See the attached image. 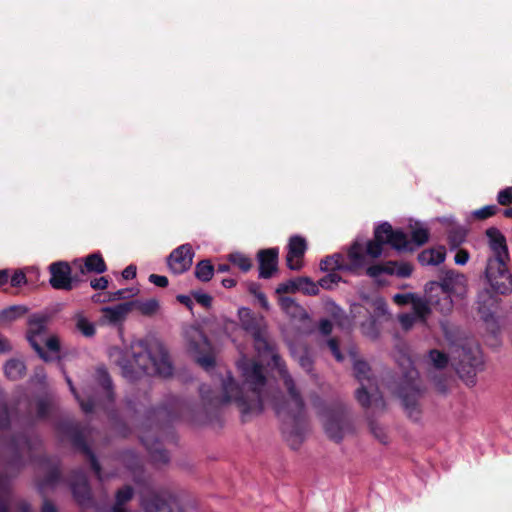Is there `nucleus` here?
Here are the masks:
<instances>
[{
  "instance_id": "nucleus-1",
  "label": "nucleus",
  "mask_w": 512,
  "mask_h": 512,
  "mask_svg": "<svg viewBox=\"0 0 512 512\" xmlns=\"http://www.w3.org/2000/svg\"><path fill=\"white\" fill-rule=\"evenodd\" d=\"M241 327L253 338L255 350L262 357L270 356L273 366L278 370L287 390L288 399L284 396L274 397L273 409L283 422V432L288 440L297 445L302 442L306 430L307 419L304 399L289 374L286 364L276 352L275 343L270 339L264 317L256 315L248 308L238 312Z\"/></svg>"
},
{
  "instance_id": "nucleus-2",
  "label": "nucleus",
  "mask_w": 512,
  "mask_h": 512,
  "mask_svg": "<svg viewBox=\"0 0 512 512\" xmlns=\"http://www.w3.org/2000/svg\"><path fill=\"white\" fill-rule=\"evenodd\" d=\"M243 381L237 383L228 372L222 379V394L214 392L209 385L202 384L199 388L201 399L207 408L217 409L223 405L234 403L241 413L242 421L246 422L253 416H258L264 409L263 391L266 377L263 366L249 359L237 363Z\"/></svg>"
},
{
  "instance_id": "nucleus-3",
  "label": "nucleus",
  "mask_w": 512,
  "mask_h": 512,
  "mask_svg": "<svg viewBox=\"0 0 512 512\" xmlns=\"http://www.w3.org/2000/svg\"><path fill=\"white\" fill-rule=\"evenodd\" d=\"M184 403L176 396H169L164 403L148 411L142 423L138 438L156 467L167 465L170 461L169 452L163 447L160 435L169 424L183 412Z\"/></svg>"
},
{
  "instance_id": "nucleus-4",
  "label": "nucleus",
  "mask_w": 512,
  "mask_h": 512,
  "mask_svg": "<svg viewBox=\"0 0 512 512\" xmlns=\"http://www.w3.org/2000/svg\"><path fill=\"white\" fill-rule=\"evenodd\" d=\"M427 228L416 227L409 238L402 229H394L389 222H382L374 229L373 239L367 241V254L373 259L380 258L383 246L389 245L399 253H412L429 241Z\"/></svg>"
},
{
  "instance_id": "nucleus-5",
  "label": "nucleus",
  "mask_w": 512,
  "mask_h": 512,
  "mask_svg": "<svg viewBox=\"0 0 512 512\" xmlns=\"http://www.w3.org/2000/svg\"><path fill=\"white\" fill-rule=\"evenodd\" d=\"M137 370L146 375L170 377L173 365L165 345L158 340L149 344L144 341L130 342V379Z\"/></svg>"
},
{
  "instance_id": "nucleus-6",
  "label": "nucleus",
  "mask_w": 512,
  "mask_h": 512,
  "mask_svg": "<svg viewBox=\"0 0 512 512\" xmlns=\"http://www.w3.org/2000/svg\"><path fill=\"white\" fill-rule=\"evenodd\" d=\"M399 365L400 376L394 392L401 399L408 417L413 421H418L422 413L419 400L424 393L419 372L414 367L411 358L406 355L401 357Z\"/></svg>"
},
{
  "instance_id": "nucleus-7",
  "label": "nucleus",
  "mask_w": 512,
  "mask_h": 512,
  "mask_svg": "<svg viewBox=\"0 0 512 512\" xmlns=\"http://www.w3.org/2000/svg\"><path fill=\"white\" fill-rule=\"evenodd\" d=\"M51 316L48 313L37 312L28 317L26 339L45 362H51L60 352V340L57 335L47 336Z\"/></svg>"
},
{
  "instance_id": "nucleus-8",
  "label": "nucleus",
  "mask_w": 512,
  "mask_h": 512,
  "mask_svg": "<svg viewBox=\"0 0 512 512\" xmlns=\"http://www.w3.org/2000/svg\"><path fill=\"white\" fill-rule=\"evenodd\" d=\"M458 275L449 271L441 281H430L425 285L430 304L442 314H448L453 309L451 294L455 292Z\"/></svg>"
},
{
  "instance_id": "nucleus-9",
  "label": "nucleus",
  "mask_w": 512,
  "mask_h": 512,
  "mask_svg": "<svg viewBox=\"0 0 512 512\" xmlns=\"http://www.w3.org/2000/svg\"><path fill=\"white\" fill-rule=\"evenodd\" d=\"M456 373L468 386L476 384V375L483 369L484 361L478 347L463 346L457 349Z\"/></svg>"
},
{
  "instance_id": "nucleus-10",
  "label": "nucleus",
  "mask_w": 512,
  "mask_h": 512,
  "mask_svg": "<svg viewBox=\"0 0 512 512\" xmlns=\"http://www.w3.org/2000/svg\"><path fill=\"white\" fill-rule=\"evenodd\" d=\"M510 259H487L484 276L492 292L508 295L512 292V274L508 268Z\"/></svg>"
},
{
  "instance_id": "nucleus-11",
  "label": "nucleus",
  "mask_w": 512,
  "mask_h": 512,
  "mask_svg": "<svg viewBox=\"0 0 512 512\" xmlns=\"http://www.w3.org/2000/svg\"><path fill=\"white\" fill-rule=\"evenodd\" d=\"M320 414L324 418L323 425L327 436L337 443L342 441L349 426L345 408L341 404L327 406Z\"/></svg>"
},
{
  "instance_id": "nucleus-12",
  "label": "nucleus",
  "mask_w": 512,
  "mask_h": 512,
  "mask_svg": "<svg viewBox=\"0 0 512 512\" xmlns=\"http://www.w3.org/2000/svg\"><path fill=\"white\" fill-rule=\"evenodd\" d=\"M187 348L202 368L209 370L215 367L211 343L202 331L192 329L187 332Z\"/></svg>"
},
{
  "instance_id": "nucleus-13",
  "label": "nucleus",
  "mask_w": 512,
  "mask_h": 512,
  "mask_svg": "<svg viewBox=\"0 0 512 512\" xmlns=\"http://www.w3.org/2000/svg\"><path fill=\"white\" fill-rule=\"evenodd\" d=\"M143 512H184L179 501L170 493H150L142 497Z\"/></svg>"
},
{
  "instance_id": "nucleus-14",
  "label": "nucleus",
  "mask_w": 512,
  "mask_h": 512,
  "mask_svg": "<svg viewBox=\"0 0 512 512\" xmlns=\"http://www.w3.org/2000/svg\"><path fill=\"white\" fill-rule=\"evenodd\" d=\"M353 371L356 379L361 384L356 390L355 397L363 408H368L371 404V393L368 391L372 382L369 377L370 366L363 360H357L354 362Z\"/></svg>"
},
{
  "instance_id": "nucleus-15",
  "label": "nucleus",
  "mask_w": 512,
  "mask_h": 512,
  "mask_svg": "<svg viewBox=\"0 0 512 512\" xmlns=\"http://www.w3.org/2000/svg\"><path fill=\"white\" fill-rule=\"evenodd\" d=\"M194 251L190 244L174 249L167 258L170 271L176 275L188 271L193 263Z\"/></svg>"
},
{
  "instance_id": "nucleus-16",
  "label": "nucleus",
  "mask_w": 512,
  "mask_h": 512,
  "mask_svg": "<svg viewBox=\"0 0 512 512\" xmlns=\"http://www.w3.org/2000/svg\"><path fill=\"white\" fill-rule=\"evenodd\" d=\"M258 262V277L261 279H270L278 272L279 248L271 247L258 250L256 254Z\"/></svg>"
},
{
  "instance_id": "nucleus-17",
  "label": "nucleus",
  "mask_w": 512,
  "mask_h": 512,
  "mask_svg": "<svg viewBox=\"0 0 512 512\" xmlns=\"http://www.w3.org/2000/svg\"><path fill=\"white\" fill-rule=\"evenodd\" d=\"M307 250L305 238L291 236L287 245L286 264L290 270L298 271L303 267V258Z\"/></svg>"
},
{
  "instance_id": "nucleus-18",
  "label": "nucleus",
  "mask_w": 512,
  "mask_h": 512,
  "mask_svg": "<svg viewBox=\"0 0 512 512\" xmlns=\"http://www.w3.org/2000/svg\"><path fill=\"white\" fill-rule=\"evenodd\" d=\"M367 243L364 245L359 240H355L347 249V259L345 261L346 267L345 271L350 272L354 275H360L361 271L366 265V255L367 254Z\"/></svg>"
},
{
  "instance_id": "nucleus-19",
  "label": "nucleus",
  "mask_w": 512,
  "mask_h": 512,
  "mask_svg": "<svg viewBox=\"0 0 512 512\" xmlns=\"http://www.w3.org/2000/svg\"><path fill=\"white\" fill-rule=\"evenodd\" d=\"M485 235L491 250V255L487 259H510L506 237L498 228L489 227Z\"/></svg>"
},
{
  "instance_id": "nucleus-20",
  "label": "nucleus",
  "mask_w": 512,
  "mask_h": 512,
  "mask_svg": "<svg viewBox=\"0 0 512 512\" xmlns=\"http://www.w3.org/2000/svg\"><path fill=\"white\" fill-rule=\"evenodd\" d=\"M49 270L51 274L49 282L53 288L61 290L72 289L71 267L67 262H54L49 266Z\"/></svg>"
},
{
  "instance_id": "nucleus-21",
  "label": "nucleus",
  "mask_w": 512,
  "mask_h": 512,
  "mask_svg": "<svg viewBox=\"0 0 512 512\" xmlns=\"http://www.w3.org/2000/svg\"><path fill=\"white\" fill-rule=\"evenodd\" d=\"M102 322L111 326L119 327V334L123 335V324L128 318V302L101 308Z\"/></svg>"
},
{
  "instance_id": "nucleus-22",
  "label": "nucleus",
  "mask_w": 512,
  "mask_h": 512,
  "mask_svg": "<svg viewBox=\"0 0 512 512\" xmlns=\"http://www.w3.org/2000/svg\"><path fill=\"white\" fill-rule=\"evenodd\" d=\"M73 265L75 268L79 269L81 274H101L107 270L104 259L99 253H92L84 259H76L73 261Z\"/></svg>"
},
{
  "instance_id": "nucleus-23",
  "label": "nucleus",
  "mask_w": 512,
  "mask_h": 512,
  "mask_svg": "<svg viewBox=\"0 0 512 512\" xmlns=\"http://www.w3.org/2000/svg\"><path fill=\"white\" fill-rule=\"evenodd\" d=\"M71 492L76 502L83 507H92L94 504L90 482H70Z\"/></svg>"
},
{
  "instance_id": "nucleus-24",
  "label": "nucleus",
  "mask_w": 512,
  "mask_h": 512,
  "mask_svg": "<svg viewBox=\"0 0 512 512\" xmlns=\"http://www.w3.org/2000/svg\"><path fill=\"white\" fill-rule=\"evenodd\" d=\"M446 257L445 247L437 249H426L418 254V261L421 265H439L444 262Z\"/></svg>"
},
{
  "instance_id": "nucleus-25",
  "label": "nucleus",
  "mask_w": 512,
  "mask_h": 512,
  "mask_svg": "<svg viewBox=\"0 0 512 512\" xmlns=\"http://www.w3.org/2000/svg\"><path fill=\"white\" fill-rule=\"evenodd\" d=\"M72 320L74 321L76 330L84 337L92 338L95 335V324L91 322L82 311L75 312L72 316Z\"/></svg>"
},
{
  "instance_id": "nucleus-26",
  "label": "nucleus",
  "mask_w": 512,
  "mask_h": 512,
  "mask_svg": "<svg viewBox=\"0 0 512 512\" xmlns=\"http://www.w3.org/2000/svg\"><path fill=\"white\" fill-rule=\"evenodd\" d=\"M396 261H386L384 263H376L368 266L365 270V274L380 283L378 279L382 274L394 275Z\"/></svg>"
},
{
  "instance_id": "nucleus-27",
  "label": "nucleus",
  "mask_w": 512,
  "mask_h": 512,
  "mask_svg": "<svg viewBox=\"0 0 512 512\" xmlns=\"http://www.w3.org/2000/svg\"><path fill=\"white\" fill-rule=\"evenodd\" d=\"M320 270L323 272L345 271V260L341 253L328 255L320 261Z\"/></svg>"
},
{
  "instance_id": "nucleus-28",
  "label": "nucleus",
  "mask_w": 512,
  "mask_h": 512,
  "mask_svg": "<svg viewBox=\"0 0 512 512\" xmlns=\"http://www.w3.org/2000/svg\"><path fill=\"white\" fill-rule=\"evenodd\" d=\"M159 309V302L157 299L148 300H130V311L137 310L144 316H153Z\"/></svg>"
},
{
  "instance_id": "nucleus-29",
  "label": "nucleus",
  "mask_w": 512,
  "mask_h": 512,
  "mask_svg": "<svg viewBox=\"0 0 512 512\" xmlns=\"http://www.w3.org/2000/svg\"><path fill=\"white\" fill-rule=\"evenodd\" d=\"M279 305L286 314L293 318H300L303 315H306L305 310L291 297L281 296L279 298Z\"/></svg>"
},
{
  "instance_id": "nucleus-30",
  "label": "nucleus",
  "mask_w": 512,
  "mask_h": 512,
  "mask_svg": "<svg viewBox=\"0 0 512 512\" xmlns=\"http://www.w3.org/2000/svg\"><path fill=\"white\" fill-rule=\"evenodd\" d=\"M26 366L23 361L18 359H10L4 366L5 375L11 380H18L25 374Z\"/></svg>"
},
{
  "instance_id": "nucleus-31",
  "label": "nucleus",
  "mask_w": 512,
  "mask_h": 512,
  "mask_svg": "<svg viewBox=\"0 0 512 512\" xmlns=\"http://www.w3.org/2000/svg\"><path fill=\"white\" fill-rule=\"evenodd\" d=\"M215 267L209 259L199 261L195 266L194 275L201 282H208L212 279Z\"/></svg>"
},
{
  "instance_id": "nucleus-32",
  "label": "nucleus",
  "mask_w": 512,
  "mask_h": 512,
  "mask_svg": "<svg viewBox=\"0 0 512 512\" xmlns=\"http://www.w3.org/2000/svg\"><path fill=\"white\" fill-rule=\"evenodd\" d=\"M110 360L118 365L124 377L128 376V358L126 352L119 347H112L109 350Z\"/></svg>"
},
{
  "instance_id": "nucleus-33",
  "label": "nucleus",
  "mask_w": 512,
  "mask_h": 512,
  "mask_svg": "<svg viewBox=\"0 0 512 512\" xmlns=\"http://www.w3.org/2000/svg\"><path fill=\"white\" fill-rule=\"evenodd\" d=\"M298 291L305 295L316 296L319 294L318 284L309 277H297Z\"/></svg>"
},
{
  "instance_id": "nucleus-34",
  "label": "nucleus",
  "mask_w": 512,
  "mask_h": 512,
  "mask_svg": "<svg viewBox=\"0 0 512 512\" xmlns=\"http://www.w3.org/2000/svg\"><path fill=\"white\" fill-rule=\"evenodd\" d=\"M28 311L27 307L22 305L10 306L0 311V322H10L24 315Z\"/></svg>"
},
{
  "instance_id": "nucleus-35",
  "label": "nucleus",
  "mask_w": 512,
  "mask_h": 512,
  "mask_svg": "<svg viewBox=\"0 0 512 512\" xmlns=\"http://www.w3.org/2000/svg\"><path fill=\"white\" fill-rule=\"evenodd\" d=\"M228 260L243 272L250 271L253 266L251 258L240 252L229 254Z\"/></svg>"
},
{
  "instance_id": "nucleus-36",
  "label": "nucleus",
  "mask_w": 512,
  "mask_h": 512,
  "mask_svg": "<svg viewBox=\"0 0 512 512\" xmlns=\"http://www.w3.org/2000/svg\"><path fill=\"white\" fill-rule=\"evenodd\" d=\"M412 314L419 320L425 321L431 310L426 301L415 297L412 301Z\"/></svg>"
},
{
  "instance_id": "nucleus-37",
  "label": "nucleus",
  "mask_w": 512,
  "mask_h": 512,
  "mask_svg": "<svg viewBox=\"0 0 512 512\" xmlns=\"http://www.w3.org/2000/svg\"><path fill=\"white\" fill-rule=\"evenodd\" d=\"M65 378H66L67 384L69 385L70 391L73 393L75 398L78 400L82 410L85 413L92 412L94 407L96 406V402H95L94 398L88 397L87 401L82 399L81 396L76 392V389L72 383V380L68 376H65Z\"/></svg>"
},
{
  "instance_id": "nucleus-38",
  "label": "nucleus",
  "mask_w": 512,
  "mask_h": 512,
  "mask_svg": "<svg viewBox=\"0 0 512 512\" xmlns=\"http://www.w3.org/2000/svg\"><path fill=\"white\" fill-rule=\"evenodd\" d=\"M501 209L498 205H486L472 212L473 218L476 220H486L492 216H495Z\"/></svg>"
},
{
  "instance_id": "nucleus-39",
  "label": "nucleus",
  "mask_w": 512,
  "mask_h": 512,
  "mask_svg": "<svg viewBox=\"0 0 512 512\" xmlns=\"http://www.w3.org/2000/svg\"><path fill=\"white\" fill-rule=\"evenodd\" d=\"M128 502V482L118 490L116 502L110 512H127L123 505Z\"/></svg>"
},
{
  "instance_id": "nucleus-40",
  "label": "nucleus",
  "mask_w": 512,
  "mask_h": 512,
  "mask_svg": "<svg viewBox=\"0 0 512 512\" xmlns=\"http://www.w3.org/2000/svg\"><path fill=\"white\" fill-rule=\"evenodd\" d=\"M429 358H430L433 366L437 369L445 368L449 362L448 355L442 351L437 350V349L430 350Z\"/></svg>"
},
{
  "instance_id": "nucleus-41",
  "label": "nucleus",
  "mask_w": 512,
  "mask_h": 512,
  "mask_svg": "<svg viewBox=\"0 0 512 512\" xmlns=\"http://www.w3.org/2000/svg\"><path fill=\"white\" fill-rule=\"evenodd\" d=\"M365 312L368 315V319L361 324L362 332L365 335L376 338L378 336L376 319L367 309H365Z\"/></svg>"
},
{
  "instance_id": "nucleus-42",
  "label": "nucleus",
  "mask_w": 512,
  "mask_h": 512,
  "mask_svg": "<svg viewBox=\"0 0 512 512\" xmlns=\"http://www.w3.org/2000/svg\"><path fill=\"white\" fill-rule=\"evenodd\" d=\"M74 444L81 448L90 458V462H91V466L93 467V469L95 470V472L97 474H99L100 472V465L99 463L97 462V459L96 457L94 456V454L92 453V451L90 450V448L86 445V443L84 442V440L82 439L81 436H78L76 435L74 437Z\"/></svg>"
},
{
  "instance_id": "nucleus-43",
  "label": "nucleus",
  "mask_w": 512,
  "mask_h": 512,
  "mask_svg": "<svg viewBox=\"0 0 512 512\" xmlns=\"http://www.w3.org/2000/svg\"><path fill=\"white\" fill-rule=\"evenodd\" d=\"M37 417L39 419L45 418L53 406V398L45 396L37 400Z\"/></svg>"
},
{
  "instance_id": "nucleus-44",
  "label": "nucleus",
  "mask_w": 512,
  "mask_h": 512,
  "mask_svg": "<svg viewBox=\"0 0 512 512\" xmlns=\"http://www.w3.org/2000/svg\"><path fill=\"white\" fill-rule=\"evenodd\" d=\"M340 281H342V277L334 272H330L327 275L323 276L319 281L317 282L318 287H322L326 290H331L334 285H337Z\"/></svg>"
},
{
  "instance_id": "nucleus-45",
  "label": "nucleus",
  "mask_w": 512,
  "mask_h": 512,
  "mask_svg": "<svg viewBox=\"0 0 512 512\" xmlns=\"http://www.w3.org/2000/svg\"><path fill=\"white\" fill-rule=\"evenodd\" d=\"M300 367L307 373L313 370L314 361L307 349H303L297 357Z\"/></svg>"
},
{
  "instance_id": "nucleus-46",
  "label": "nucleus",
  "mask_w": 512,
  "mask_h": 512,
  "mask_svg": "<svg viewBox=\"0 0 512 512\" xmlns=\"http://www.w3.org/2000/svg\"><path fill=\"white\" fill-rule=\"evenodd\" d=\"M12 446L16 451H19L21 453L25 451H30L32 449L31 440L25 435L19 436L16 439H14Z\"/></svg>"
},
{
  "instance_id": "nucleus-47",
  "label": "nucleus",
  "mask_w": 512,
  "mask_h": 512,
  "mask_svg": "<svg viewBox=\"0 0 512 512\" xmlns=\"http://www.w3.org/2000/svg\"><path fill=\"white\" fill-rule=\"evenodd\" d=\"M298 291L297 278L290 279L286 282L280 283L276 288V293L279 295L287 293H295Z\"/></svg>"
},
{
  "instance_id": "nucleus-48",
  "label": "nucleus",
  "mask_w": 512,
  "mask_h": 512,
  "mask_svg": "<svg viewBox=\"0 0 512 512\" xmlns=\"http://www.w3.org/2000/svg\"><path fill=\"white\" fill-rule=\"evenodd\" d=\"M97 377L99 380V383L102 385V387L106 390L107 395L111 396V381L109 378L108 373L104 368H98L97 369Z\"/></svg>"
},
{
  "instance_id": "nucleus-49",
  "label": "nucleus",
  "mask_w": 512,
  "mask_h": 512,
  "mask_svg": "<svg viewBox=\"0 0 512 512\" xmlns=\"http://www.w3.org/2000/svg\"><path fill=\"white\" fill-rule=\"evenodd\" d=\"M497 202L501 206L512 205V187H507L498 192Z\"/></svg>"
},
{
  "instance_id": "nucleus-50",
  "label": "nucleus",
  "mask_w": 512,
  "mask_h": 512,
  "mask_svg": "<svg viewBox=\"0 0 512 512\" xmlns=\"http://www.w3.org/2000/svg\"><path fill=\"white\" fill-rule=\"evenodd\" d=\"M9 424V412L3 395L0 393V428Z\"/></svg>"
},
{
  "instance_id": "nucleus-51",
  "label": "nucleus",
  "mask_w": 512,
  "mask_h": 512,
  "mask_svg": "<svg viewBox=\"0 0 512 512\" xmlns=\"http://www.w3.org/2000/svg\"><path fill=\"white\" fill-rule=\"evenodd\" d=\"M413 272V267L410 263H401L400 265L395 266L394 275L400 278H408L411 276Z\"/></svg>"
},
{
  "instance_id": "nucleus-52",
  "label": "nucleus",
  "mask_w": 512,
  "mask_h": 512,
  "mask_svg": "<svg viewBox=\"0 0 512 512\" xmlns=\"http://www.w3.org/2000/svg\"><path fill=\"white\" fill-rule=\"evenodd\" d=\"M464 241V235L459 231H451L448 234V244L451 249L458 248Z\"/></svg>"
},
{
  "instance_id": "nucleus-53",
  "label": "nucleus",
  "mask_w": 512,
  "mask_h": 512,
  "mask_svg": "<svg viewBox=\"0 0 512 512\" xmlns=\"http://www.w3.org/2000/svg\"><path fill=\"white\" fill-rule=\"evenodd\" d=\"M327 345H328L331 353L333 354V356L335 357V359L338 362H341L344 360V356L340 351L339 341L336 338H330L327 341Z\"/></svg>"
},
{
  "instance_id": "nucleus-54",
  "label": "nucleus",
  "mask_w": 512,
  "mask_h": 512,
  "mask_svg": "<svg viewBox=\"0 0 512 512\" xmlns=\"http://www.w3.org/2000/svg\"><path fill=\"white\" fill-rule=\"evenodd\" d=\"M192 296L196 300L197 303L202 305L205 308H209L212 305V297L209 294L202 293L200 291H193Z\"/></svg>"
},
{
  "instance_id": "nucleus-55",
  "label": "nucleus",
  "mask_w": 512,
  "mask_h": 512,
  "mask_svg": "<svg viewBox=\"0 0 512 512\" xmlns=\"http://www.w3.org/2000/svg\"><path fill=\"white\" fill-rule=\"evenodd\" d=\"M369 427L371 432L374 434V436L383 444L387 443V435L385 434L384 430L375 422L370 421Z\"/></svg>"
},
{
  "instance_id": "nucleus-56",
  "label": "nucleus",
  "mask_w": 512,
  "mask_h": 512,
  "mask_svg": "<svg viewBox=\"0 0 512 512\" xmlns=\"http://www.w3.org/2000/svg\"><path fill=\"white\" fill-rule=\"evenodd\" d=\"M399 322L404 330H409L414 325L417 318L412 313H404L399 315Z\"/></svg>"
},
{
  "instance_id": "nucleus-57",
  "label": "nucleus",
  "mask_w": 512,
  "mask_h": 512,
  "mask_svg": "<svg viewBox=\"0 0 512 512\" xmlns=\"http://www.w3.org/2000/svg\"><path fill=\"white\" fill-rule=\"evenodd\" d=\"M46 373L42 367L36 368L34 375L31 378V383L35 385L44 386L46 383Z\"/></svg>"
},
{
  "instance_id": "nucleus-58",
  "label": "nucleus",
  "mask_w": 512,
  "mask_h": 512,
  "mask_svg": "<svg viewBox=\"0 0 512 512\" xmlns=\"http://www.w3.org/2000/svg\"><path fill=\"white\" fill-rule=\"evenodd\" d=\"M149 281L151 283H153L154 285L161 287V288L167 287L168 283H169L168 278L166 276L158 275V274H151L149 276Z\"/></svg>"
},
{
  "instance_id": "nucleus-59",
  "label": "nucleus",
  "mask_w": 512,
  "mask_h": 512,
  "mask_svg": "<svg viewBox=\"0 0 512 512\" xmlns=\"http://www.w3.org/2000/svg\"><path fill=\"white\" fill-rule=\"evenodd\" d=\"M130 477H132L131 480H142L139 475L136 472L135 466L138 464V458L133 453V451L130 449Z\"/></svg>"
},
{
  "instance_id": "nucleus-60",
  "label": "nucleus",
  "mask_w": 512,
  "mask_h": 512,
  "mask_svg": "<svg viewBox=\"0 0 512 512\" xmlns=\"http://www.w3.org/2000/svg\"><path fill=\"white\" fill-rule=\"evenodd\" d=\"M488 302L493 303L494 300L490 295V292L488 290H485L484 292L478 295V304L480 306L479 310L482 311L487 306Z\"/></svg>"
},
{
  "instance_id": "nucleus-61",
  "label": "nucleus",
  "mask_w": 512,
  "mask_h": 512,
  "mask_svg": "<svg viewBox=\"0 0 512 512\" xmlns=\"http://www.w3.org/2000/svg\"><path fill=\"white\" fill-rule=\"evenodd\" d=\"M333 324L329 319H321L319 322V331L322 335L328 336L332 333Z\"/></svg>"
},
{
  "instance_id": "nucleus-62",
  "label": "nucleus",
  "mask_w": 512,
  "mask_h": 512,
  "mask_svg": "<svg viewBox=\"0 0 512 512\" xmlns=\"http://www.w3.org/2000/svg\"><path fill=\"white\" fill-rule=\"evenodd\" d=\"M108 279L106 277L95 278L90 281V286L95 290H104L108 287Z\"/></svg>"
},
{
  "instance_id": "nucleus-63",
  "label": "nucleus",
  "mask_w": 512,
  "mask_h": 512,
  "mask_svg": "<svg viewBox=\"0 0 512 512\" xmlns=\"http://www.w3.org/2000/svg\"><path fill=\"white\" fill-rule=\"evenodd\" d=\"M469 252L465 249H459L454 257V261L457 265H465L469 260Z\"/></svg>"
},
{
  "instance_id": "nucleus-64",
  "label": "nucleus",
  "mask_w": 512,
  "mask_h": 512,
  "mask_svg": "<svg viewBox=\"0 0 512 512\" xmlns=\"http://www.w3.org/2000/svg\"><path fill=\"white\" fill-rule=\"evenodd\" d=\"M433 381H434L436 389L440 393H446L448 386H447V379L444 376H434Z\"/></svg>"
}]
</instances>
